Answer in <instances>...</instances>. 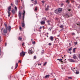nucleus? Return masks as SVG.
<instances>
[{
	"label": "nucleus",
	"mask_w": 80,
	"mask_h": 80,
	"mask_svg": "<svg viewBox=\"0 0 80 80\" xmlns=\"http://www.w3.org/2000/svg\"><path fill=\"white\" fill-rule=\"evenodd\" d=\"M28 53L29 54H32L34 52V48H31L29 50Z\"/></svg>",
	"instance_id": "nucleus-1"
},
{
	"label": "nucleus",
	"mask_w": 80,
	"mask_h": 80,
	"mask_svg": "<svg viewBox=\"0 0 80 80\" xmlns=\"http://www.w3.org/2000/svg\"><path fill=\"white\" fill-rule=\"evenodd\" d=\"M65 16L67 18H68V17H72V13L70 12L66 14Z\"/></svg>",
	"instance_id": "nucleus-2"
},
{
	"label": "nucleus",
	"mask_w": 80,
	"mask_h": 80,
	"mask_svg": "<svg viewBox=\"0 0 80 80\" xmlns=\"http://www.w3.org/2000/svg\"><path fill=\"white\" fill-rule=\"evenodd\" d=\"M25 52H24L22 51L20 53V56L21 57H22H22H23L24 56H25Z\"/></svg>",
	"instance_id": "nucleus-3"
},
{
	"label": "nucleus",
	"mask_w": 80,
	"mask_h": 80,
	"mask_svg": "<svg viewBox=\"0 0 80 80\" xmlns=\"http://www.w3.org/2000/svg\"><path fill=\"white\" fill-rule=\"evenodd\" d=\"M68 62H77V61H76L75 60H73L72 59H68Z\"/></svg>",
	"instance_id": "nucleus-4"
},
{
	"label": "nucleus",
	"mask_w": 80,
	"mask_h": 80,
	"mask_svg": "<svg viewBox=\"0 0 80 80\" xmlns=\"http://www.w3.org/2000/svg\"><path fill=\"white\" fill-rule=\"evenodd\" d=\"M22 16V13L20 11H19L18 12V17L19 19H21V17Z\"/></svg>",
	"instance_id": "nucleus-5"
},
{
	"label": "nucleus",
	"mask_w": 80,
	"mask_h": 80,
	"mask_svg": "<svg viewBox=\"0 0 80 80\" xmlns=\"http://www.w3.org/2000/svg\"><path fill=\"white\" fill-rule=\"evenodd\" d=\"M73 58H74V59H75L74 60H78V59H77V57L76 55L75 54H74L73 55Z\"/></svg>",
	"instance_id": "nucleus-6"
},
{
	"label": "nucleus",
	"mask_w": 80,
	"mask_h": 80,
	"mask_svg": "<svg viewBox=\"0 0 80 80\" xmlns=\"http://www.w3.org/2000/svg\"><path fill=\"white\" fill-rule=\"evenodd\" d=\"M6 28L7 30H8L9 32H10L11 30V26H9L8 27H6Z\"/></svg>",
	"instance_id": "nucleus-7"
},
{
	"label": "nucleus",
	"mask_w": 80,
	"mask_h": 80,
	"mask_svg": "<svg viewBox=\"0 0 80 80\" xmlns=\"http://www.w3.org/2000/svg\"><path fill=\"white\" fill-rule=\"evenodd\" d=\"M71 69H72V70L73 71V72H74V73H76V74H78V73H79V72H78V71L77 70L75 71V70H73V68H72Z\"/></svg>",
	"instance_id": "nucleus-8"
},
{
	"label": "nucleus",
	"mask_w": 80,
	"mask_h": 80,
	"mask_svg": "<svg viewBox=\"0 0 80 80\" xmlns=\"http://www.w3.org/2000/svg\"><path fill=\"white\" fill-rule=\"evenodd\" d=\"M23 13H22V15H23V19L24 20L25 15V10H23Z\"/></svg>",
	"instance_id": "nucleus-9"
},
{
	"label": "nucleus",
	"mask_w": 80,
	"mask_h": 80,
	"mask_svg": "<svg viewBox=\"0 0 80 80\" xmlns=\"http://www.w3.org/2000/svg\"><path fill=\"white\" fill-rule=\"evenodd\" d=\"M54 38L53 36H50L49 38V39L51 41H53Z\"/></svg>",
	"instance_id": "nucleus-10"
},
{
	"label": "nucleus",
	"mask_w": 80,
	"mask_h": 80,
	"mask_svg": "<svg viewBox=\"0 0 80 80\" xmlns=\"http://www.w3.org/2000/svg\"><path fill=\"white\" fill-rule=\"evenodd\" d=\"M40 23L41 25H44L45 24V22L44 21H42L40 22Z\"/></svg>",
	"instance_id": "nucleus-11"
},
{
	"label": "nucleus",
	"mask_w": 80,
	"mask_h": 80,
	"mask_svg": "<svg viewBox=\"0 0 80 80\" xmlns=\"http://www.w3.org/2000/svg\"><path fill=\"white\" fill-rule=\"evenodd\" d=\"M58 10L59 13H61L62 12V8H59L58 9Z\"/></svg>",
	"instance_id": "nucleus-12"
},
{
	"label": "nucleus",
	"mask_w": 80,
	"mask_h": 80,
	"mask_svg": "<svg viewBox=\"0 0 80 80\" xmlns=\"http://www.w3.org/2000/svg\"><path fill=\"white\" fill-rule=\"evenodd\" d=\"M55 13H57V14L58 13H59V12H58V9L56 10L55 11Z\"/></svg>",
	"instance_id": "nucleus-13"
},
{
	"label": "nucleus",
	"mask_w": 80,
	"mask_h": 80,
	"mask_svg": "<svg viewBox=\"0 0 80 80\" xmlns=\"http://www.w3.org/2000/svg\"><path fill=\"white\" fill-rule=\"evenodd\" d=\"M3 32L4 33H6L7 32V29H5L3 31Z\"/></svg>",
	"instance_id": "nucleus-14"
},
{
	"label": "nucleus",
	"mask_w": 80,
	"mask_h": 80,
	"mask_svg": "<svg viewBox=\"0 0 80 80\" xmlns=\"http://www.w3.org/2000/svg\"><path fill=\"white\" fill-rule=\"evenodd\" d=\"M23 22L22 24V27H25V23H24V21L23 20Z\"/></svg>",
	"instance_id": "nucleus-15"
},
{
	"label": "nucleus",
	"mask_w": 80,
	"mask_h": 80,
	"mask_svg": "<svg viewBox=\"0 0 80 80\" xmlns=\"http://www.w3.org/2000/svg\"><path fill=\"white\" fill-rule=\"evenodd\" d=\"M18 62H17L16 64L15 69H16L17 68V67H18Z\"/></svg>",
	"instance_id": "nucleus-16"
},
{
	"label": "nucleus",
	"mask_w": 80,
	"mask_h": 80,
	"mask_svg": "<svg viewBox=\"0 0 80 80\" xmlns=\"http://www.w3.org/2000/svg\"><path fill=\"white\" fill-rule=\"evenodd\" d=\"M58 60H59L60 62H61L62 63L63 62V61H62V59H57Z\"/></svg>",
	"instance_id": "nucleus-17"
},
{
	"label": "nucleus",
	"mask_w": 80,
	"mask_h": 80,
	"mask_svg": "<svg viewBox=\"0 0 80 80\" xmlns=\"http://www.w3.org/2000/svg\"><path fill=\"white\" fill-rule=\"evenodd\" d=\"M15 2L16 5H18V0H16Z\"/></svg>",
	"instance_id": "nucleus-18"
},
{
	"label": "nucleus",
	"mask_w": 80,
	"mask_h": 80,
	"mask_svg": "<svg viewBox=\"0 0 80 80\" xmlns=\"http://www.w3.org/2000/svg\"><path fill=\"white\" fill-rule=\"evenodd\" d=\"M12 8V7L11 6H9L8 8V10L9 11H10L11 10V9Z\"/></svg>",
	"instance_id": "nucleus-19"
},
{
	"label": "nucleus",
	"mask_w": 80,
	"mask_h": 80,
	"mask_svg": "<svg viewBox=\"0 0 80 80\" xmlns=\"http://www.w3.org/2000/svg\"><path fill=\"white\" fill-rule=\"evenodd\" d=\"M49 77H50V75H47L45 76V78H49Z\"/></svg>",
	"instance_id": "nucleus-20"
},
{
	"label": "nucleus",
	"mask_w": 80,
	"mask_h": 80,
	"mask_svg": "<svg viewBox=\"0 0 80 80\" xmlns=\"http://www.w3.org/2000/svg\"><path fill=\"white\" fill-rule=\"evenodd\" d=\"M18 40H22V38L20 37H19L18 38Z\"/></svg>",
	"instance_id": "nucleus-21"
},
{
	"label": "nucleus",
	"mask_w": 80,
	"mask_h": 80,
	"mask_svg": "<svg viewBox=\"0 0 80 80\" xmlns=\"http://www.w3.org/2000/svg\"><path fill=\"white\" fill-rule=\"evenodd\" d=\"M60 28H63V25H61L60 27H59Z\"/></svg>",
	"instance_id": "nucleus-22"
},
{
	"label": "nucleus",
	"mask_w": 80,
	"mask_h": 80,
	"mask_svg": "<svg viewBox=\"0 0 80 80\" xmlns=\"http://www.w3.org/2000/svg\"><path fill=\"white\" fill-rule=\"evenodd\" d=\"M71 50H72V47H71V48L68 50V51H69V52H70Z\"/></svg>",
	"instance_id": "nucleus-23"
},
{
	"label": "nucleus",
	"mask_w": 80,
	"mask_h": 80,
	"mask_svg": "<svg viewBox=\"0 0 80 80\" xmlns=\"http://www.w3.org/2000/svg\"><path fill=\"white\" fill-rule=\"evenodd\" d=\"M34 4L36 5V4H37V2L36 1H34Z\"/></svg>",
	"instance_id": "nucleus-24"
},
{
	"label": "nucleus",
	"mask_w": 80,
	"mask_h": 80,
	"mask_svg": "<svg viewBox=\"0 0 80 80\" xmlns=\"http://www.w3.org/2000/svg\"><path fill=\"white\" fill-rule=\"evenodd\" d=\"M32 44H33V45H35V42L34 41V42H32Z\"/></svg>",
	"instance_id": "nucleus-25"
},
{
	"label": "nucleus",
	"mask_w": 80,
	"mask_h": 80,
	"mask_svg": "<svg viewBox=\"0 0 80 80\" xmlns=\"http://www.w3.org/2000/svg\"><path fill=\"white\" fill-rule=\"evenodd\" d=\"M2 54V52L1 51V48L0 47V55Z\"/></svg>",
	"instance_id": "nucleus-26"
},
{
	"label": "nucleus",
	"mask_w": 80,
	"mask_h": 80,
	"mask_svg": "<svg viewBox=\"0 0 80 80\" xmlns=\"http://www.w3.org/2000/svg\"><path fill=\"white\" fill-rule=\"evenodd\" d=\"M12 12L13 13H15V10H12Z\"/></svg>",
	"instance_id": "nucleus-27"
},
{
	"label": "nucleus",
	"mask_w": 80,
	"mask_h": 80,
	"mask_svg": "<svg viewBox=\"0 0 80 80\" xmlns=\"http://www.w3.org/2000/svg\"><path fill=\"white\" fill-rule=\"evenodd\" d=\"M44 53V50H42V54H43Z\"/></svg>",
	"instance_id": "nucleus-28"
},
{
	"label": "nucleus",
	"mask_w": 80,
	"mask_h": 80,
	"mask_svg": "<svg viewBox=\"0 0 80 80\" xmlns=\"http://www.w3.org/2000/svg\"><path fill=\"white\" fill-rule=\"evenodd\" d=\"M47 63V62H45L43 63V66H45V64Z\"/></svg>",
	"instance_id": "nucleus-29"
},
{
	"label": "nucleus",
	"mask_w": 80,
	"mask_h": 80,
	"mask_svg": "<svg viewBox=\"0 0 80 80\" xmlns=\"http://www.w3.org/2000/svg\"><path fill=\"white\" fill-rule=\"evenodd\" d=\"M43 19L44 22H45V21L46 20V18H43Z\"/></svg>",
	"instance_id": "nucleus-30"
},
{
	"label": "nucleus",
	"mask_w": 80,
	"mask_h": 80,
	"mask_svg": "<svg viewBox=\"0 0 80 80\" xmlns=\"http://www.w3.org/2000/svg\"><path fill=\"white\" fill-rule=\"evenodd\" d=\"M68 1H69V0H67L66 1V3H69V2H68Z\"/></svg>",
	"instance_id": "nucleus-31"
},
{
	"label": "nucleus",
	"mask_w": 80,
	"mask_h": 80,
	"mask_svg": "<svg viewBox=\"0 0 80 80\" xmlns=\"http://www.w3.org/2000/svg\"><path fill=\"white\" fill-rule=\"evenodd\" d=\"M14 8L15 9H16V10H17V8L16 6Z\"/></svg>",
	"instance_id": "nucleus-32"
},
{
	"label": "nucleus",
	"mask_w": 80,
	"mask_h": 80,
	"mask_svg": "<svg viewBox=\"0 0 80 80\" xmlns=\"http://www.w3.org/2000/svg\"><path fill=\"white\" fill-rule=\"evenodd\" d=\"M78 43L77 42H74V44H75V45H77Z\"/></svg>",
	"instance_id": "nucleus-33"
},
{
	"label": "nucleus",
	"mask_w": 80,
	"mask_h": 80,
	"mask_svg": "<svg viewBox=\"0 0 80 80\" xmlns=\"http://www.w3.org/2000/svg\"><path fill=\"white\" fill-rule=\"evenodd\" d=\"M45 10H46V11H47V10H48V8H47L45 9Z\"/></svg>",
	"instance_id": "nucleus-34"
},
{
	"label": "nucleus",
	"mask_w": 80,
	"mask_h": 80,
	"mask_svg": "<svg viewBox=\"0 0 80 80\" xmlns=\"http://www.w3.org/2000/svg\"><path fill=\"white\" fill-rule=\"evenodd\" d=\"M49 30H50V31H51V30H52V28H49L48 29Z\"/></svg>",
	"instance_id": "nucleus-35"
},
{
	"label": "nucleus",
	"mask_w": 80,
	"mask_h": 80,
	"mask_svg": "<svg viewBox=\"0 0 80 80\" xmlns=\"http://www.w3.org/2000/svg\"><path fill=\"white\" fill-rule=\"evenodd\" d=\"M68 79H72V77H68Z\"/></svg>",
	"instance_id": "nucleus-36"
},
{
	"label": "nucleus",
	"mask_w": 80,
	"mask_h": 80,
	"mask_svg": "<svg viewBox=\"0 0 80 80\" xmlns=\"http://www.w3.org/2000/svg\"><path fill=\"white\" fill-rule=\"evenodd\" d=\"M77 49L76 48H74L73 49V51H75V49Z\"/></svg>",
	"instance_id": "nucleus-37"
},
{
	"label": "nucleus",
	"mask_w": 80,
	"mask_h": 80,
	"mask_svg": "<svg viewBox=\"0 0 80 80\" xmlns=\"http://www.w3.org/2000/svg\"><path fill=\"white\" fill-rule=\"evenodd\" d=\"M36 58H36V56H34V59H36Z\"/></svg>",
	"instance_id": "nucleus-38"
},
{
	"label": "nucleus",
	"mask_w": 80,
	"mask_h": 80,
	"mask_svg": "<svg viewBox=\"0 0 80 80\" xmlns=\"http://www.w3.org/2000/svg\"><path fill=\"white\" fill-rule=\"evenodd\" d=\"M19 29L21 30H22V27H20V26L19 27Z\"/></svg>",
	"instance_id": "nucleus-39"
},
{
	"label": "nucleus",
	"mask_w": 80,
	"mask_h": 80,
	"mask_svg": "<svg viewBox=\"0 0 80 80\" xmlns=\"http://www.w3.org/2000/svg\"><path fill=\"white\" fill-rule=\"evenodd\" d=\"M5 27H6V28H7V26L6 24H5Z\"/></svg>",
	"instance_id": "nucleus-40"
},
{
	"label": "nucleus",
	"mask_w": 80,
	"mask_h": 80,
	"mask_svg": "<svg viewBox=\"0 0 80 80\" xmlns=\"http://www.w3.org/2000/svg\"><path fill=\"white\" fill-rule=\"evenodd\" d=\"M48 45H51L52 43H49Z\"/></svg>",
	"instance_id": "nucleus-41"
},
{
	"label": "nucleus",
	"mask_w": 80,
	"mask_h": 80,
	"mask_svg": "<svg viewBox=\"0 0 80 80\" xmlns=\"http://www.w3.org/2000/svg\"><path fill=\"white\" fill-rule=\"evenodd\" d=\"M51 22L50 20H48L47 21V22L48 23H49V22Z\"/></svg>",
	"instance_id": "nucleus-42"
},
{
	"label": "nucleus",
	"mask_w": 80,
	"mask_h": 80,
	"mask_svg": "<svg viewBox=\"0 0 80 80\" xmlns=\"http://www.w3.org/2000/svg\"><path fill=\"white\" fill-rule=\"evenodd\" d=\"M18 63H21V61H20V60L18 61Z\"/></svg>",
	"instance_id": "nucleus-43"
},
{
	"label": "nucleus",
	"mask_w": 80,
	"mask_h": 80,
	"mask_svg": "<svg viewBox=\"0 0 80 80\" xmlns=\"http://www.w3.org/2000/svg\"><path fill=\"white\" fill-rule=\"evenodd\" d=\"M35 10V11H37V8H36Z\"/></svg>",
	"instance_id": "nucleus-44"
},
{
	"label": "nucleus",
	"mask_w": 80,
	"mask_h": 80,
	"mask_svg": "<svg viewBox=\"0 0 80 80\" xmlns=\"http://www.w3.org/2000/svg\"><path fill=\"white\" fill-rule=\"evenodd\" d=\"M72 35H75V33H72Z\"/></svg>",
	"instance_id": "nucleus-45"
},
{
	"label": "nucleus",
	"mask_w": 80,
	"mask_h": 80,
	"mask_svg": "<svg viewBox=\"0 0 80 80\" xmlns=\"http://www.w3.org/2000/svg\"><path fill=\"white\" fill-rule=\"evenodd\" d=\"M8 14H10V11H8Z\"/></svg>",
	"instance_id": "nucleus-46"
},
{
	"label": "nucleus",
	"mask_w": 80,
	"mask_h": 80,
	"mask_svg": "<svg viewBox=\"0 0 80 80\" xmlns=\"http://www.w3.org/2000/svg\"><path fill=\"white\" fill-rule=\"evenodd\" d=\"M25 44V43H23L22 44V46H24V44Z\"/></svg>",
	"instance_id": "nucleus-47"
},
{
	"label": "nucleus",
	"mask_w": 80,
	"mask_h": 80,
	"mask_svg": "<svg viewBox=\"0 0 80 80\" xmlns=\"http://www.w3.org/2000/svg\"><path fill=\"white\" fill-rule=\"evenodd\" d=\"M69 45L70 46H71V43H69Z\"/></svg>",
	"instance_id": "nucleus-48"
},
{
	"label": "nucleus",
	"mask_w": 80,
	"mask_h": 80,
	"mask_svg": "<svg viewBox=\"0 0 80 80\" xmlns=\"http://www.w3.org/2000/svg\"><path fill=\"white\" fill-rule=\"evenodd\" d=\"M47 8H49V6H47Z\"/></svg>",
	"instance_id": "nucleus-49"
},
{
	"label": "nucleus",
	"mask_w": 80,
	"mask_h": 80,
	"mask_svg": "<svg viewBox=\"0 0 80 80\" xmlns=\"http://www.w3.org/2000/svg\"><path fill=\"white\" fill-rule=\"evenodd\" d=\"M1 36H0V42H1Z\"/></svg>",
	"instance_id": "nucleus-50"
},
{
	"label": "nucleus",
	"mask_w": 80,
	"mask_h": 80,
	"mask_svg": "<svg viewBox=\"0 0 80 80\" xmlns=\"http://www.w3.org/2000/svg\"><path fill=\"white\" fill-rule=\"evenodd\" d=\"M10 14H8V17H10Z\"/></svg>",
	"instance_id": "nucleus-51"
},
{
	"label": "nucleus",
	"mask_w": 80,
	"mask_h": 80,
	"mask_svg": "<svg viewBox=\"0 0 80 80\" xmlns=\"http://www.w3.org/2000/svg\"><path fill=\"white\" fill-rule=\"evenodd\" d=\"M42 3H44V1H42Z\"/></svg>",
	"instance_id": "nucleus-52"
},
{
	"label": "nucleus",
	"mask_w": 80,
	"mask_h": 80,
	"mask_svg": "<svg viewBox=\"0 0 80 80\" xmlns=\"http://www.w3.org/2000/svg\"><path fill=\"white\" fill-rule=\"evenodd\" d=\"M73 53H75V51H73Z\"/></svg>",
	"instance_id": "nucleus-53"
},
{
	"label": "nucleus",
	"mask_w": 80,
	"mask_h": 80,
	"mask_svg": "<svg viewBox=\"0 0 80 80\" xmlns=\"http://www.w3.org/2000/svg\"><path fill=\"white\" fill-rule=\"evenodd\" d=\"M3 28H2L1 29V31L2 32V30H3Z\"/></svg>",
	"instance_id": "nucleus-54"
},
{
	"label": "nucleus",
	"mask_w": 80,
	"mask_h": 80,
	"mask_svg": "<svg viewBox=\"0 0 80 80\" xmlns=\"http://www.w3.org/2000/svg\"><path fill=\"white\" fill-rule=\"evenodd\" d=\"M42 27H40V29H42Z\"/></svg>",
	"instance_id": "nucleus-55"
},
{
	"label": "nucleus",
	"mask_w": 80,
	"mask_h": 80,
	"mask_svg": "<svg viewBox=\"0 0 80 80\" xmlns=\"http://www.w3.org/2000/svg\"><path fill=\"white\" fill-rule=\"evenodd\" d=\"M57 37H60V35L59 34L57 36Z\"/></svg>",
	"instance_id": "nucleus-56"
},
{
	"label": "nucleus",
	"mask_w": 80,
	"mask_h": 80,
	"mask_svg": "<svg viewBox=\"0 0 80 80\" xmlns=\"http://www.w3.org/2000/svg\"><path fill=\"white\" fill-rule=\"evenodd\" d=\"M38 65H41V64L38 63Z\"/></svg>",
	"instance_id": "nucleus-57"
},
{
	"label": "nucleus",
	"mask_w": 80,
	"mask_h": 80,
	"mask_svg": "<svg viewBox=\"0 0 80 80\" xmlns=\"http://www.w3.org/2000/svg\"><path fill=\"white\" fill-rule=\"evenodd\" d=\"M5 46H7V43H6L5 44Z\"/></svg>",
	"instance_id": "nucleus-58"
},
{
	"label": "nucleus",
	"mask_w": 80,
	"mask_h": 80,
	"mask_svg": "<svg viewBox=\"0 0 80 80\" xmlns=\"http://www.w3.org/2000/svg\"><path fill=\"white\" fill-rule=\"evenodd\" d=\"M66 80H68V79H67V78H66Z\"/></svg>",
	"instance_id": "nucleus-59"
},
{
	"label": "nucleus",
	"mask_w": 80,
	"mask_h": 80,
	"mask_svg": "<svg viewBox=\"0 0 80 80\" xmlns=\"http://www.w3.org/2000/svg\"><path fill=\"white\" fill-rule=\"evenodd\" d=\"M47 35H48V33L47 32Z\"/></svg>",
	"instance_id": "nucleus-60"
},
{
	"label": "nucleus",
	"mask_w": 80,
	"mask_h": 80,
	"mask_svg": "<svg viewBox=\"0 0 80 80\" xmlns=\"http://www.w3.org/2000/svg\"><path fill=\"white\" fill-rule=\"evenodd\" d=\"M62 66H63V65H61V67H62Z\"/></svg>",
	"instance_id": "nucleus-61"
},
{
	"label": "nucleus",
	"mask_w": 80,
	"mask_h": 80,
	"mask_svg": "<svg viewBox=\"0 0 80 80\" xmlns=\"http://www.w3.org/2000/svg\"><path fill=\"white\" fill-rule=\"evenodd\" d=\"M48 25H50V23H48Z\"/></svg>",
	"instance_id": "nucleus-62"
},
{
	"label": "nucleus",
	"mask_w": 80,
	"mask_h": 80,
	"mask_svg": "<svg viewBox=\"0 0 80 80\" xmlns=\"http://www.w3.org/2000/svg\"><path fill=\"white\" fill-rule=\"evenodd\" d=\"M32 2H33V0H31Z\"/></svg>",
	"instance_id": "nucleus-63"
},
{
	"label": "nucleus",
	"mask_w": 80,
	"mask_h": 80,
	"mask_svg": "<svg viewBox=\"0 0 80 80\" xmlns=\"http://www.w3.org/2000/svg\"><path fill=\"white\" fill-rule=\"evenodd\" d=\"M79 58H80V54L79 55Z\"/></svg>",
	"instance_id": "nucleus-64"
}]
</instances>
